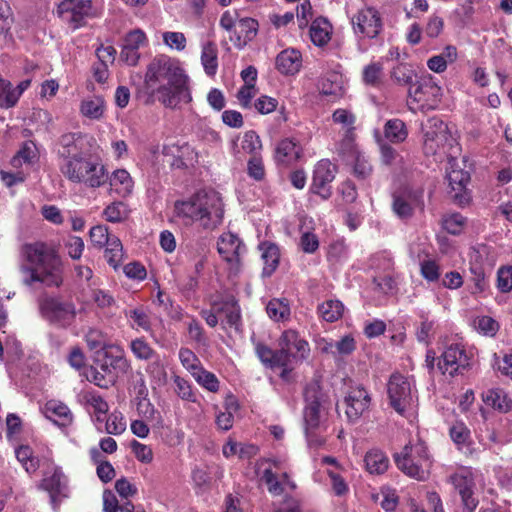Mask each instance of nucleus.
<instances>
[{"label":"nucleus","mask_w":512,"mask_h":512,"mask_svg":"<svg viewBox=\"0 0 512 512\" xmlns=\"http://www.w3.org/2000/svg\"><path fill=\"white\" fill-rule=\"evenodd\" d=\"M37 159V149L33 142H25L17 154L12 158L11 164L15 168L23 164H32Z\"/></svg>","instance_id":"de8ad7c7"},{"label":"nucleus","mask_w":512,"mask_h":512,"mask_svg":"<svg viewBox=\"0 0 512 512\" xmlns=\"http://www.w3.org/2000/svg\"><path fill=\"white\" fill-rule=\"evenodd\" d=\"M201 63L208 76H214L218 69V49L215 43L207 42L202 46Z\"/></svg>","instance_id":"c9c22d12"},{"label":"nucleus","mask_w":512,"mask_h":512,"mask_svg":"<svg viewBox=\"0 0 512 512\" xmlns=\"http://www.w3.org/2000/svg\"><path fill=\"white\" fill-rule=\"evenodd\" d=\"M85 135L70 132L61 135L58 141V167L68 181L99 188L107 183L108 171L85 149Z\"/></svg>","instance_id":"f03ea898"},{"label":"nucleus","mask_w":512,"mask_h":512,"mask_svg":"<svg viewBox=\"0 0 512 512\" xmlns=\"http://www.w3.org/2000/svg\"><path fill=\"white\" fill-rule=\"evenodd\" d=\"M293 357L286 352L285 349L279 348V350L273 352V357L270 363L271 368H282V372L280 374L281 378L287 380L290 372L293 369L292 364L294 363Z\"/></svg>","instance_id":"79ce46f5"},{"label":"nucleus","mask_w":512,"mask_h":512,"mask_svg":"<svg viewBox=\"0 0 512 512\" xmlns=\"http://www.w3.org/2000/svg\"><path fill=\"white\" fill-rule=\"evenodd\" d=\"M104 218L111 223L122 222L129 216L127 205L121 201L109 204L103 211Z\"/></svg>","instance_id":"3c124183"},{"label":"nucleus","mask_w":512,"mask_h":512,"mask_svg":"<svg viewBox=\"0 0 512 512\" xmlns=\"http://www.w3.org/2000/svg\"><path fill=\"white\" fill-rule=\"evenodd\" d=\"M105 100L101 96H90L81 101L80 113L89 119L99 120L105 112Z\"/></svg>","instance_id":"f704fd0d"},{"label":"nucleus","mask_w":512,"mask_h":512,"mask_svg":"<svg viewBox=\"0 0 512 512\" xmlns=\"http://www.w3.org/2000/svg\"><path fill=\"white\" fill-rule=\"evenodd\" d=\"M365 464L371 474H381L387 470L389 460L382 450H368L365 455Z\"/></svg>","instance_id":"58836bf2"},{"label":"nucleus","mask_w":512,"mask_h":512,"mask_svg":"<svg viewBox=\"0 0 512 512\" xmlns=\"http://www.w3.org/2000/svg\"><path fill=\"white\" fill-rule=\"evenodd\" d=\"M464 161L459 163L458 160L451 158L448 161L447 179L451 188L452 198L460 205H466L470 201V195L467 185L470 182V174L464 170Z\"/></svg>","instance_id":"2eb2a0df"},{"label":"nucleus","mask_w":512,"mask_h":512,"mask_svg":"<svg viewBox=\"0 0 512 512\" xmlns=\"http://www.w3.org/2000/svg\"><path fill=\"white\" fill-rule=\"evenodd\" d=\"M470 365V357L460 343L447 345L438 360V368L442 374L454 376L462 373Z\"/></svg>","instance_id":"f3484780"},{"label":"nucleus","mask_w":512,"mask_h":512,"mask_svg":"<svg viewBox=\"0 0 512 512\" xmlns=\"http://www.w3.org/2000/svg\"><path fill=\"white\" fill-rule=\"evenodd\" d=\"M332 121L334 124L340 126L339 133H350V131H355L356 116L348 109H336L332 114Z\"/></svg>","instance_id":"c03bdc74"},{"label":"nucleus","mask_w":512,"mask_h":512,"mask_svg":"<svg viewBox=\"0 0 512 512\" xmlns=\"http://www.w3.org/2000/svg\"><path fill=\"white\" fill-rule=\"evenodd\" d=\"M351 24L354 34L359 39H374L383 27L380 13L370 6L359 9L351 17Z\"/></svg>","instance_id":"4468645a"},{"label":"nucleus","mask_w":512,"mask_h":512,"mask_svg":"<svg viewBox=\"0 0 512 512\" xmlns=\"http://www.w3.org/2000/svg\"><path fill=\"white\" fill-rule=\"evenodd\" d=\"M387 394L391 407L400 415L417 402L414 381L398 372L390 376L387 382Z\"/></svg>","instance_id":"6e6552de"},{"label":"nucleus","mask_w":512,"mask_h":512,"mask_svg":"<svg viewBox=\"0 0 512 512\" xmlns=\"http://www.w3.org/2000/svg\"><path fill=\"white\" fill-rule=\"evenodd\" d=\"M279 347L288 352L299 363L308 358L310 354L309 343L295 330H286L279 339Z\"/></svg>","instance_id":"4be33fe9"},{"label":"nucleus","mask_w":512,"mask_h":512,"mask_svg":"<svg viewBox=\"0 0 512 512\" xmlns=\"http://www.w3.org/2000/svg\"><path fill=\"white\" fill-rule=\"evenodd\" d=\"M268 316L276 321H287L290 317V306L286 299L274 298L266 306Z\"/></svg>","instance_id":"a19ab883"},{"label":"nucleus","mask_w":512,"mask_h":512,"mask_svg":"<svg viewBox=\"0 0 512 512\" xmlns=\"http://www.w3.org/2000/svg\"><path fill=\"white\" fill-rule=\"evenodd\" d=\"M474 327L479 333L492 337L497 333L499 324L489 316H481L474 320Z\"/></svg>","instance_id":"e2e57ef3"},{"label":"nucleus","mask_w":512,"mask_h":512,"mask_svg":"<svg viewBox=\"0 0 512 512\" xmlns=\"http://www.w3.org/2000/svg\"><path fill=\"white\" fill-rule=\"evenodd\" d=\"M356 349V342L352 335H345L334 343H328L324 350L334 356H347Z\"/></svg>","instance_id":"37998d69"},{"label":"nucleus","mask_w":512,"mask_h":512,"mask_svg":"<svg viewBox=\"0 0 512 512\" xmlns=\"http://www.w3.org/2000/svg\"><path fill=\"white\" fill-rule=\"evenodd\" d=\"M44 414L46 418L62 427L70 425L73 421V414L70 409L64 403L57 400L46 402Z\"/></svg>","instance_id":"bb28decb"},{"label":"nucleus","mask_w":512,"mask_h":512,"mask_svg":"<svg viewBox=\"0 0 512 512\" xmlns=\"http://www.w3.org/2000/svg\"><path fill=\"white\" fill-rule=\"evenodd\" d=\"M179 360L182 366L193 376L201 368H203L200 359L197 355L186 347H181L178 353Z\"/></svg>","instance_id":"603ef678"},{"label":"nucleus","mask_w":512,"mask_h":512,"mask_svg":"<svg viewBox=\"0 0 512 512\" xmlns=\"http://www.w3.org/2000/svg\"><path fill=\"white\" fill-rule=\"evenodd\" d=\"M344 305L339 300L329 299L321 303L317 312L327 322H335L343 315Z\"/></svg>","instance_id":"4c0bfd02"},{"label":"nucleus","mask_w":512,"mask_h":512,"mask_svg":"<svg viewBox=\"0 0 512 512\" xmlns=\"http://www.w3.org/2000/svg\"><path fill=\"white\" fill-rule=\"evenodd\" d=\"M477 474L471 468L462 467L450 474L447 481L459 494L464 507L472 512L478 505L476 497Z\"/></svg>","instance_id":"9b49d317"},{"label":"nucleus","mask_w":512,"mask_h":512,"mask_svg":"<svg viewBox=\"0 0 512 512\" xmlns=\"http://www.w3.org/2000/svg\"><path fill=\"white\" fill-rule=\"evenodd\" d=\"M38 307L41 317L58 328H69L78 315L75 303L60 296L44 295L39 299Z\"/></svg>","instance_id":"423d86ee"},{"label":"nucleus","mask_w":512,"mask_h":512,"mask_svg":"<svg viewBox=\"0 0 512 512\" xmlns=\"http://www.w3.org/2000/svg\"><path fill=\"white\" fill-rule=\"evenodd\" d=\"M307 405L304 410L305 433L309 445H323V440L316 434L324 423V396L319 392L318 385H309L305 390Z\"/></svg>","instance_id":"0eeeda50"},{"label":"nucleus","mask_w":512,"mask_h":512,"mask_svg":"<svg viewBox=\"0 0 512 512\" xmlns=\"http://www.w3.org/2000/svg\"><path fill=\"white\" fill-rule=\"evenodd\" d=\"M192 479L195 486L201 491L207 490L213 480L211 476V471H209L208 467H196L192 472Z\"/></svg>","instance_id":"0e129e2a"},{"label":"nucleus","mask_w":512,"mask_h":512,"mask_svg":"<svg viewBox=\"0 0 512 512\" xmlns=\"http://www.w3.org/2000/svg\"><path fill=\"white\" fill-rule=\"evenodd\" d=\"M410 512H444L440 496L434 491L414 487L408 494Z\"/></svg>","instance_id":"6ab92c4d"},{"label":"nucleus","mask_w":512,"mask_h":512,"mask_svg":"<svg viewBox=\"0 0 512 512\" xmlns=\"http://www.w3.org/2000/svg\"><path fill=\"white\" fill-rule=\"evenodd\" d=\"M258 30V22L253 18L244 17L239 19L237 30L233 34V42L238 48H242L251 41Z\"/></svg>","instance_id":"c756f323"},{"label":"nucleus","mask_w":512,"mask_h":512,"mask_svg":"<svg viewBox=\"0 0 512 512\" xmlns=\"http://www.w3.org/2000/svg\"><path fill=\"white\" fill-rule=\"evenodd\" d=\"M496 286L502 293L512 290V266H503L498 269Z\"/></svg>","instance_id":"774afa93"},{"label":"nucleus","mask_w":512,"mask_h":512,"mask_svg":"<svg viewBox=\"0 0 512 512\" xmlns=\"http://www.w3.org/2000/svg\"><path fill=\"white\" fill-rule=\"evenodd\" d=\"M309 34L314 45L325 46L331 39L332 25L325 18H316L310 26Z\"/></svg>","instance_id":"7c9ffc66"},{"label":"nucleus","mask_w":512,"mask_h":512,"mask_svg":"<svg viewBox=\"0 0 512 512\" xmlns=\"http://www.w3.org/2000/svg\"><path fill=\"white\" fill-rule=\"evenodd\" d=\"M384 134L385 137L393 143L403 142L408 135L405 124L400 119L387 121L384 127Z\"/></svg>","instance_id":"a18cd8bd"},{"label":"nucleus","mask_w":512,"mask_h":512,"mask_svg":"<svg viewBox=\"0 0 512 512\" xmlns=\"http://www.w3.org/2000/svg\"><path fill=\"white\" fill-rule=\"evenodd\" d=\"M195 381L204 389L210 391V392H217L220 387L219 380L217 379L216 375L208 370H206L204 367L201 368L195 375L192 376Z\"/></svg>","instance_id":"13d9d810"},{"label":"nucleus","mask_w":512,"mask_h":512,"mask_svg":"<svg viewBox=\"0 0 512 512\" xmlns=\"http://www.w3.org/2000/svg\"><path fill=\"white\" fill-rule=\"evenodd\" d=\"M189 77L180 62L167 55L154 57L147 65L143 89L147 104L159 101L164 107L175 109L192 100Z\"/></svg>","instance_id":"f257e3e1"},{"label":"nucleus","mask_w":512,"mask_h":512,"mask_svg":"<svg viewBox=\"0 0 512 512\" xmlns=\"http://www.w3.org/2000/svg\"><path fill=\"white\" fill-rule=\"evenodd\" d=\"M261 258L264 262L263 275L270 276L278 267L280 251L277 245L270 242L260 244Z\"/></svg>","instance_id":"72a5a7b5"},{"label":"nucleus","mask_w":512,"mask_h":512,"mask_svg":"<svg viewBox=\"0 0 512 512\" xmlns=\"http://www.w3.org/2000/svg\"><path fill=\"white\" fill-rule=\"evenodd\" d=\"M86 342H87V345L91 349L103 348V351H101L100 354H103L104 356H108L109 353L114 354L113 360H111L109 363L106 362L105 364L102 365V367H107L108 365H114V364H119V365L126 364V360L123 357L122 350L117 346H115V347L111 346V347H109V350H108L104 346V343L102 341V336L98 331H96V330L89 331L86 335Z\"/></svg>","instance_id":"a878e982"},{"label":"nucleus","mask_w":512,"mask_h":512,"mask_svg":"<svg viewBox=\"0 0 512 512\" xmlns=\"http://www.w3.org/2000/svg\"><path fill=\"white\" fill-rule=\"evenodd\" d=\"M22 258L30 267L22 266L23 273L28 274L24 279L26 285L41 282L46 286L59 287L63 282V267L56 252L41 242L25 244L21 248Z\"/></svg>","instance_id":"20e7f679"},{"label":"nucleus","mask_w":512,"mask_h":512,"mask_svg":"<svg viewBox=\"0 0 512 512\" xmlns=\"http://www.w3.org/2000/svg\"><path fill=\"white\" fill-rule=\"evenodd\" d=\"M263 478L268 486V491L273 495H280L283 493L285 486L294 490L296 485L288 479L286 474H283V480L278 481L272 471L267 468L264 470Z\"/></svg>","instance_id":"49530a36"},{"label":"nucleus","mask_w":512,"mask_h":512,"mask_svg":"<svg viewBox=\"0 0 512 512\" xmlns=\"http://www.w3.org/2000/svg\"><path fill=\"white\" fill-rule=\"evenodd\" d=\"M340 139L335 142V150L339 155H354L356 153L355 131L341 132Z\"/></svg>","instance_id":"4d7b16f0"},{"label":"nucleus","mask_w":512,"mask_h":512,"mask_svg":"<svg viewBox=\"0 0 512 512\" xmlns=\"http://www.w3.org/2000/svg\"><path fill=\"white\" fill-rule=\"evenodd\" d=\"M483 402L501 413L512 412V398L500 388H491L482 394Z\"/></svg>","instance_id":"c85d7f7f"},{"label":"nucleus","mask_w":512,"mask_h":512,"mask_svg":"<svg viewBox=\"0 0 512 512\" xmlns=\"http://www.w3.org/2000/svg\"><path fill=\"white\" fill-rule=\"evenodd\" d=\"M466 226V218L460 213L446 214L442 219V227L453 235L460 234Z\"/></svg>","instance_id":"864d4df0"},{"label":"nucleus","mask_w":512,"mask_h":512,"mask_svg":"<svg viewBox=\"0 0 512 512\" xmlns=\"http://www.w3.org/2000/svg\"><path fill=\"white\" fill-rule=\"evenodd\" d=\"M136 409L138 414L147 422L158 424L161 421L160 412L155 409L153 404L146 397L137 398Z\"/></svg>","instance_id":"5fc2aeb1"},{"label":"nucleus","mask_w":512,"mask_h":512,"mask_svg":"<svg viewBox=\"0 0 512 512\" xmlns=\"http://www.w3.org/2000/svg\"><path fill=\"white\" fill-rule=\"evenodd\" d=\"M130 348L135 357L140 360H149L155 353L152 347L142 338L131 341Z\"/></svg>","instance_id":"338daca9"},{"label":"nucleus","mask_w":512,"mask_h":512,"mask_svg":"<svg viewBox=\"0 0 512 512\" xmlns=\"http://www.w3.org/2000/svg\"><path fill=\"white\" fill-rule=\"evenodd\" d=\"M337 168L328 159L320 160L314 168L312 184L310 190L312 193L319 195L322 199L327 200L332 195L331 182L336 176Z\"/></svg>","instance_id":"a211bd4d"},{"label":"nucleus","mask_w":512,"mask_h":512,"mask_svg":"<svg viewBox=\"0 0 512 512\" xmlns=\"http://www.w3.org/2000/svg\"><path fill=\"white\" fill-rule=\"evenodd\" d=\"M422 197L421 191L408 188L398 190L393 194V211L402 219L409 218L416 208L423 205Z\"/></svg>","instance_id":"412c9836"},{"label":"nucleus","mask_w":512,"mask_h":512,"mask_svg":"<svg viewBox=\"0 0 512 512\" xmlns=\"http://www.w3.org/2000/svg\"><path fill=\"white\" fill-rule=\"evenodd\" d=\"M41 450H15L17 460L27 473L43 470L42 487L50 493L54 506L61 498L68 496L67 479L59 467H54L50 459L42 455Z\"/></svg>","instance_id":"39448f33"},{"label":"nucleus","mask_w":512,"mask_h":512,"mask_svg":"<svg viewBox=\"0 0 512 512\" xmlns=\"http://www.w3.org/2000/svg\"><path fill=\"white\" fill-rule=\"evenodd\" d=\"M414 76L413 69L406 64H399L391 71V79L400 86L411 84Z\"/></svg>","instance_id":"052dcab7"},{"label":"nucleus","mask_w":512,"mask_h":512,"mask_svg":"<svg viewBox=\"0 0 512 512\" xmlns=\"http://www.w3.org/2000/svg\"><path fill=\"white\" fill-rule=\"evenodd\" d=\"M417 315L420 322L415 328L416 339L418 342L428 345L435 333V321L430 318L429 311L421 309L417 312Z\"/></svg>","instance_id":"473e14b6"},{"label":"nucleus","mask_w":512,"mask_h":512,"mask_svg":"<svg viewBox=\"0 0 512 512\" xmlns=\"http://www.w3.org/2000/svg\"><path fill=\"white\" fill-rule=\"evenodd\" d=\"M442 95L441 87L431 75H423L409 87V107L412 110L435 109Z\"/></svg>","instance_id":"1a4fd4ad"},{"label":"nucleus","mask_w":512,"mask_h":512,"mask_svg":"<svg viewBox=\"0 0 512 512\" xmlns=\"http://www.w3.org/2000/svg\"><path fill=\"white\" fill-rule=\"evenodd\" d=\"M107 182L110 190L120 197H127L133 191L134 181L125 169H117L110 176L108 175Z\"/></svg>","instance_id":"cd10ccee"},{"label":"nucleus","mask_w":512,"mask_h":512,"mask_svg":"<svg viewBox=\"0 0 512 512\" xmlns=\"http://www.w3.org/2000/svg\"><path fill=\"white\" fill-rule=\"evenodd\" d=\"M302 155L301 146L292 139L280 141L275 150V160L278 164L289 166L298 161Z\"/></svg>","instance_id":"393cba45"},{"label":"nucleus","mask_w":512,"mask_h":512,"mask_svg":"<svg viewBox=\"0 0 512 512\" xmlns=\"http://www.w3.org/2000/svg\"><path fill=\"white\" fill-rule=\"evenodd\" d=\"M302 67V55L299 50L288 48L276 57V68L284 75H295Z\"/></svg>","instance_id":"b1692460"},{"label":"nucleus","mask_w":512,"mask_h":512,"mask_svg":"<svg viewBox=\"0 0 512 512\" xmlns=\"http://www.w3.org/2000/svg\"><path fill=\"white\" fill-rule=\"evenodd\" d=\"M217 249L222 258L232 266L240 264L245 247L236 234L224 232L218 239Z\"/></svg>","instance_id":"5701e85b"},{"label":"nucleus","mask_w":512,"mask_h":512,"mask_svg":"<svg viewBox=\"0 0 512 512\" xmlns=\"http://www.w3.org/2000/svg\"><path fill=\"white\" fill-rule=\"evenodd\" d=\"M397 467L406 475L424 480L431 460L426 450H400L394 454Z\"/></svg>","instance_id":"f8f14e48"},{"label":"nucleus","mask_w":512,"mask_h":512,"mask_svg":"<svg viewBox=\"0 0 512 512\" xmlns=\"http://www.w3.org/2000/svg\"><path fill=\"white\" fill-rule=\"evenodd\" d=\"M344 80L339 72H331L324 75L318 84L319 91L327 96H341L343 94Z\"/></svg>","instance_id":"2f4dec72"},{"label":"nucleus","mask_w":512,"mask_h":512,"mask_svg":"<svg viewBox=\"0 0 512 512\" xmlns=\"http://www.w3.org/2000/svg\"><path fill=\"white\" fill-rule=\"evenodd\" d=\"M224 203L219 192L202 189L184 200L174 203V216L184 225L198 223L207 231H213L223 223Z\"/></svg>","instance_id":"7ed1b4c3"},{"label":"nucleus","mask_w":512,"mask_h":512,"mask_svg":"<svg viewBox=\"0 0 512 512\" xmlns=\"http://www.w3.org/2000/svg\"><path fill=\"white\" fill-rule=\"evenodd\" d=\"M58 14L73 29L84 26L87 19L96 15L91 0H63L58 6Z\"/></svg>","instance_id":"dca6fc26"},{"label":"nucleus","mask_w":512,"mask_h":512,"mask_svg":"<svg viewBox=\"0 0 512 512\" xmlns=\"http://www.w3.org/2000/svg\"><path fill=\"white\" fill-rule=\"evenodd\" d=\"M371 267L380 272L389 273L394 267L391 254L386 251L375 254L371 258Z\"/></svg>","instance_id":"69168bd1"},{"label":"nucleus","mask_w":512,"mask_h":512,"mask_svg":"<svg viewBox=\"0 0 512 512\" xmlns=\"http://www.w3.org/2000/svg\"><path fill=\"white\" fill-rule=\"evenodd\" d=\"M173 382L175 384V392L184 401L188 402H197V394L193 390L191 383L180 377L175 375L173 377Z\"/></svg>","instance_id":"6e6d98bb"},{"label":"nucleus","mask_w":512,"mask_h":512,"mask_svg":"<svg viewBox=\"0 0 512 512\" xmlns=\"http://www.w3.org/2000/svg\"><path fill=\"white\" fill-rule=\"evenodd\" d=\"M470 272L472 275L470 280L473 283L471 293L475 295L485 292L489 288V281L483 267L480 265H471Z\"/></svg>","instance_id":"8fccbe9b"},{"label":"nucleus","mask_w":512,"mask_h":512,"mask_svg":"<svg viewBox=\"0 0 512 512\" xmlns=\"http://www.w3.org/2000/svg\"><path fill=\"white\" fill-rule=\"evenodd\" d=\"M214 310L220 314V317H224L230 326H237L240 321L239 306L232 300L214 303Z\"/></svg>","instance_id":"ea45409f"},{"label":"nucleus","mask_w":512,"mask_h":512,"mask_svg":"<svg viewBox=\"0 0 512 512\" xmlns=\"http://www.w3.org/2000/svg\"><path fill=\"white\" fill-rule=\"evenodd\" d=\"M239 19L241 18L237 10H226L220 17L219 25L229 33L231 41H233V34L235 30H237V23Z\"/></svg>","instance_id":"680f3d73"},{"label":"nucleus","mask_w":512,"mask_h":512,"mask_svg":"<svg viewBox=\"0 0 512 512\" xmlns=\"http://www.w3.org/2000/svg\"><path fill=\"white\" fill-rule=\"evenodd\" d=\"M91 242L100 248L106 247L105 258L110 266L118 268L124 257L123 246L120 239L111 235L105 225H96L89 231Z\"/></svg>","instance_id":"ddd939ff"},{"label":"nucleus","mask_w":512,"mask_h":512,"mask_svg":"<svg viewBox=\"0 0 512 512\" xmlns=\"http://www.w3.org/2000/svg\"><path fill=\"white\" fill-rule=\"evenodd\" d=\"M383 76V66L379 62H373L365 66L362 77L366 85L378 86Z\"/></svg>","instance_id":"bf43d9fd"},{"label":"nucleus","mask_w":512,"mask_h":512,"mask_svg":"<svg viewBox=\"0 0 512 512\" xmlns=\"http://www.w3.org/2000/svg\"><path fill=\"white\" fill-rule=\"evenodd\" d=\"M370 404V394L364 387H352L344 398L345 414L347 419L352 423L357 422L366 412H368Z\"/></svg>","instance_id":"aec40b11"},{"label":"nucleus","mask_w":512,"mask_h":512,"mask_svg":"<svg viewBox=\"0 0 512 512\" xmlns=\"http://www.w3.org/2000/svg\"><path fill=\"white\" fill-rule=\"evenodd\" d=\"M83 403L89 411L95 414H106L109 410L108 403L96 391H86L82 395Z\"/></svg>","instance_id":"09e8293b"},{"label":"nucleus","mask_w":512,"mask_h":512,"mask_svg":"<svg viewBox=\"0 0 512 512\" xmlns=\"http://www.w3.org/2000/svg\"><path fill=\"white\" fill-rule=\"evenodd\" d=\"M225 411L216 415V424L222 430H229L233 426L234 413L238 410L239 404L234 396H228L224 402Z\"/></svg>","instance_id":"e433bc0d"},{"label":"nucleus","mask_w":512,"mask_h":512,"mask_svg":"<svg viewBox=\"0 0 512 512\" xmlns=\"http://www.w3.org/2000/svg\"><path fill=\"white\" fill-rule=\"evenodd\" d=\"M423 151L428 156L441 157L452 140L447 125L438 117H431L422 124Z\"/></svg>","instance_id":"9d476101"}]
</instances>
